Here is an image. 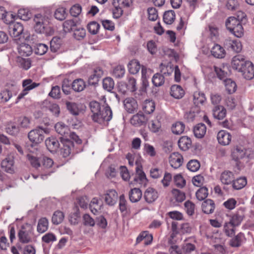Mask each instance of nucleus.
I'll use <instances>...</instances> for the list:
<instances>
[{"mask_svg": "<svg viewBox=\"0 0 254 254\" xmlns=\"http://www.w3.org/2000/svg\"><path fill=\"white\" fill-rule=\"evenodd\" d=\"M232 67L234 70L241 73L244 78L251 80L254 77V65L253 64L245 60L241 55L233 57L231 62Z\"/></svg>", "mask_w": 254, "mask_h": 254, "instance_id": "obj_1", "label": "nucleus"}, {"mask_svg": "<svg viewBox=\"0 0 254 254\" xmlns=\"http://www.w3.org/2000/svg\"><path fill=\"white\" fill-rule=\"evenodd\" d=\"M237 17L230 16L226 22L225 25L227 29L235 37L241 38L244 36V29L242 25V22L246 18L245 12L239 11L237 12Z\"/></svg>", "mask_w": 254, "mask_h": 254, "instance_id": "obj_2", "label": "nucleus"}, {"mask_svg": "<svg viewBox=\"0 0 254 254\" xmlns=\"http://www.w3.org/2000/svg\"><path fill=\"white\" fill-rule=\"evenodd\" d=\"M19 242L27 244L32 242L34 238V230L32 226L28 224L23 225L18 233Z\"/></svg>", "mask_w": 254, "mask_h": 254, "instance_id": "obj_3", "label": "nucleus"}, {"mask_svg": "<svg viewBox=\"0 0 254 254\" xmlns=\"http://www.w3.org/2000/svg\"><path fill=\"white\" fill-rule=\"evenodd\" d=\"M49 20V17L46 15L41 14L35 15L34 18L35 31L38 33H46V30L50 23Z\"/></svg>", "mask_w": 254, "mask_h": 254, "instance_id": "obj_4", "label": "nucleus"}, {"mask_svg": "<svg viewBox=\"0 0 254 254\" xmlns=\"http://www.w3.org/2000/svg\"><path fill=\"white\" fill-rule=\"evenodd\" d=\"M39 83L33 82L31 79H26L22 81V86L23 88L22 91L18 95L15 103H18L25 96L28 94L29 91L40 85Z\"/></svg>", "mask_w": 254, "mask_h": 254, "instance_id": "obj_5", "label": "nucleus"}, {"mask_svg": "<svg viewBox=\"0 0 254 254\" xmlns=\"http://www.w3.org/2000/svg\"><path fill=\"white\" fill-rule=\"evenodd\" d=\"M47 128L38 127L31 130L28 135V138L33 143L38 144L42 142L44 139V134L48 133Z\"/></svg>", "mask_w": 254, "mask_h": 254, "instance_id": "obj_6", "label": "nucleus"}, {"mask_svg": "<svg viewBox=\"0 0 254 254\" xmlns=\"http://www.w3.org/2000/svg\"><path fill=\"white\" fill-rule=\"evenodd\" d=\"M130 0H113L112 13L115 18H120L123 14V7H129Z\"/></svg>", "mask_w": 254, "mask_h": 254, "instance_id": "obj_7", "label": "nucleus"}, {"mask_svg": "<svg viewBox=\"0 0 254 254\" xmlns=\"http://www.w3.org/2000/svg\"><path fill=\"white\" fill-rule=\"evenodd\" d=\"M135 166L136 176L134 179V182L139 184H145L147 179L145 173L143 171L141 162L139 159L135 160Z\"/></svg>", "mask_w": 254, "mask_h": 254, "instance_id": "obj_8", "label": "nucleus"}, {"mask_svg": "<svg viewBox=\"0 0 254 254\" xmlns=\"http://www.w3.org/2000/svg\"><path fill=\"white\" fill-rule=\"evenodd\" d=\"M193 97L194 107H191V112L198 113L200 112V106L206 101V98L204 94L200 91L194 92Z\"/></svg>", "mask_w": 254, "mask_h": 254, "instance_id": "obj_9", "label": "nucleus"}, {"mask_svg": "<svg viewBox=\"0 0 254 254\" xmlns=\"http://www.w3.org/2000/svg\"><path fill=\"white\" fill-rule=\"evenodd\" d=\"M112 118V112L109 106H106L101 110L98 116L94 117V121L99 124L103 123L104 121L108 122Z\"/></svg>", "mask_w": 254, "mask_h": 254, "instance_id": "obj_10", "label": "nucleus"}, {"mask_svg": "<svg viewBox=\"0 0 254 254\" xmlns=\"http://www.w3.org/2000/svg\"><path fill=\"white\" fill-rule=\"evenodd\" d=\"M224 45L228 50H231L236 53H240L242 49V45L241 42L237 39L227 38L224 42Z\"/></svg>", "mask_w": 254, "mask_h": 254, "instance_id": "obj_11", "label": "nucleus"}, {"mask_svg": "<svg viewBox=\"0 0 254 254\" xmlns=\"http://www.w3.org/2000/svg\"><path fill=\"white\" fill-rule=\"evenodd\" d=\"M168 159L169 164L175 169L179 168L182 165L184 162L183 156L178 152L171 153Z\"/></svg>", "mask_w": 254, "mask_h": 254, "instance_id": "obj_12", "label": "nucleus"}, {"mask_svg": "<svg viewBox=\"0 0 254 254\" xmlns=\"http://www.w3.org/2000/svg\"><path fill=\"white\" fill-rule=\"evenodd\" d=\"M245 217L244 210L238 209L236 212L230 215L229 221L236 227L239 226Z\"/></svg>", "mask_w": 254, "mask_h": 254, "instance_id": "obj_13", "label": "nucleus"}, {"mask_svg": "<svg viewBox=\"0 0 254 254\" xmlns=\"http://www.w3.org/2000/svg\"><path fill=\"white\" fill-rule=\"evenodd\" d=\"M14 157L8 155L1 163V166L7 173L12 174L14 172Z\"/></svg>", "mask_w": 254, "mask_h": 254, "instance_id": "obj_14", "label": "nucleus"}, {"mask_svg": "<svg viewBox=\"0 0 254 254\" xmlns=\"http://www.w3.org/2000/svg\"><path fill=\"white\" fill-rule=\"evenodd\" d=\"M118 194L114 189L107 190L104 194V200L109 205H114L118 199Z\"/></svg>", "mask_w": 254, "mask_h": 254, "instance_id": "obj_15", "label": "nucleus"}, {"mask_svg": "<svg viewBox=\"0 0 254 254\" xmlns=\"http://www.w3.org/2000/svg\"><path fill=\"white\" fill-rule=\"evenodd\" d=\"M120 90L125 94L127 91L134 92L136 90V80L133 77H128L127 83L122 84Z\"/></svg>", "mask_w": 254, "mask_h": 254, "instance_id": "obj_16", "label": "nucleus"}, {"mask_svg": "<svg viewBox=\"0 0 254 254\" xmlns=\"http://www.w3.org/2000/svg\"><path fill=\"white\" fill-rule=\"evenodd\" d=\"M23 31V26L19 22H15L10 26H9V32L10 35L16 39L22 34Z\"/></svg>", "mask_w": 254, "mask_h": 254, "instance_id": "obj_17", "label": "nucleus"}, {"mask_svg": "<svg viewBox=\"0 0 254 254\" xmlns=\"http://www.w3.org/2000/svg\"><path fill=\"white\" fill-rule=\"evenodd\" d=\"M104 71L102 68L97 67L94 68L93 73L90 75L88 78V83L90 85H95L103 76Z\"/></svg>", "mask_w": 254, "mask_h": 254, "instance_id": "obj_18", "label": "nucleus"}, {"mask_svg": "<svg viewBox=\"0 0 254 254\" xmlns=\"http://www.w3.org/2000/svg\"><path fill=\"white\" fill-rule=\"evenodd\" d=\"M63 147L61 149V154L63 157H67L71 154L73 147V142L69 139H66L62 142Z\"/></svg>", "mask_w": 254, "mask_h": 254, "instance_id": "obj_19", "label": "nucleus"}, {"mask_svg": "<svg viewBox=\"0 0 254 254\" xmlns=\"http://www.w3.org/2000/svg\"><path fill=\"white\" fill-rule=\"evenodd\" d=\"M217 138L219 144L227 145L231 142V135L227 131L221 130L218 132Z\"/></svg>", "mask_w": 254, "mask_h": 254, "instance_id": "obj_20", "label": "nucleus"}, {"mask_svg": "<svg viewBox=\"0 0 254 254\" xmlns=\"http://www.w3.org/2000/svg\"><path fill=\"white\" fill-rule=\"evenodd\" d=\"M124 106L127 111L132 113L136 111L138 108L136 101L133 98H127L124 100Z\"/></svg>", "mask_w": 254, "mask_h": 254, "instance_id": "obj_21", "label": "nucleus"}, {"mask_svg": "<svg viewBox=\"0 0 254 254\" xmlns=\"http://www.w3.org/2000/svg\"><path fill=\"white\" fill-rule=\"evenodd\" d=\"M158 197V192L153 188H148L145 191L144 197L146 202L152 203Z\"/></svg>", "mask_w": 254, "mask_h": 254, "instance_id": "obj_22", "label": "nucleus"}, {"mask_svg": "<svg viewBox=\"0 0 254 254\" xmlns=\"http://www.w3.org/2000/svg\"><path fill=\"white\" fill-rule=\"evenodd\" d=\"M119 209L123 216H127L130 213V209L127 205V202L124 194L120 196Z\"/></svg>", "mask_w": 254, "mask_h": 254, "instance_id": "obj_23", "label": "nucleus"}, {"mask_svg": "<svg viewBox=\"0 0 254 254\" xmlns=\"http://www.w3.org/2000/svg\"><path fill=\"white\" fill-rule=\"evenodd\" d=\"M201 208L204 213L211 214L214 211L215 204L213 200L207 199L202 203Z\"/></svg>", "mask_w": 254, "mask_h": 254, "instance_id": "obj_24", "label": "nucleus"}, {"mask_svg": "<svg viewBox=\"0 0 254 254\" xmlns=\"http://www.w3.org/2000/svg\"><path fill=\"white\" fill-rule=\"evenodd\" d=\"M147 119L145 116L140 113L133 115L130 119V124L134 126L139 127L146 123Z\"/></svg>", "mask_w": 254, "mask_h": 254, "instance_id": "obj_25", "label": "nucleus"}, {"mask_svg": "<svg viewBox=\"0 0 254 254\" xmlns=\"http://www.w3.org/2000/svg\"><path fill=\"white\" fill-rule=\"evenodd\" d=\"M235 178L234 175L232 172L230 171H224L220 176V181L224 185L232 184Z\"/></svg>", "mask_w": 254, "mask_h": 254, "instance_id": "obj_26", "label": "nucleus"}, {"mask_svg": "<svg viewBox=\"0 0 254 254\" xmlns=\"http://www.w3.org/2000/svg\"><path fill=\"white\" fill-rule=\"evenodd\" d=\"M55 128L57 133L65 137H68L70 133L68 127L62 122L57 123L55 126Z\"/></svg>", "mask_w": 254, "mask_h": 254, "instance_id": "obj_27", "label": "nucleus"}, {"mask_svg": "<svg viewBox=\"0 0 254 254\" xmlns=\"http://www.w3.org/2000/svg\"><path fill=\"white\" fill-rule=\"evenodd\" d=\"M226 114L227 111L223 106L216 105L213 109V117L219 120L223 119Z\"/></svg>", "mask_w": 254, "mask_h": 254, "instance_id": "obj_28", "label": "nucleus"}, {"mask_svg": "<svg viewBox=\"0 0 254 254\" xmlns=\"http://www.w3.org/2000/svg\"><path fill=\"white\" fill-rule=\"evenodd\" d=\"M212 55L215 58L222 59L224 58L226 52L224 48L219 44H215L211 50Z\"/></svg>", "mask_w": 254, "mask_h": 254, "instance_id": "obj_29", "label": "nucleus"}, {"mask_svg": "<svg viewBox=\"0 0 254 254\" xmlns=\"http://www.w3.org/2000/svg\"><path fill=\"white\" fill-rule=\"evenodd\" d=\"M48 149L51 152L56 151L60 146L59 141L53 137H49L45 140Z\"/></svg>", "mask_w": 254, "mask_h": 254, "instance_id": "obj_30", "label": "nucleus"}, {"mask_svg": "<svg viewBox=\"0 0 254 254\" xmlns=\"http://www.w3.org/2000/svg\"><path fill=\"white\" fill-rule=\"evenodd\" d=\"M170 95L175 98L180 99L185 95V91L181 86L173 85L171 87Z\"/></svg>", "mask_w": 254, "mask_h": 254, "instance_id": "obj_31", "label": "nucleus"}, {"mask_svg": "<svg viewBox=\"0 0 254 254\" xmlns=\"http://www.w3.org/2000/svg\"><path fill=\"white\" fill-rule=\"evenodd\" d=\"M193 131L194 135L196 137L201 138L206 133V127L204 124H198L194 127Z\"/></svg>", "mask_w": 254, "mask_h": 254, "instance_id": "obj_32", "label": "nucleus"}, {"mask_svg": "<svg viewBox=\"0 0 254 254\" xmlns=\"http://www.w3.org/2000/svg\"><path fill=\"white\" fill-rule=\"evenodd\" d=\"M129 198L131 202H138L142 197V192L139 189L134 188L131 189L129 193Z\"/></svg>", "mask_w": 254, "mask_h": 254, "instance_id": "obj_33", "label": "nucleus"}, {"mask_svg": "<svg viewBox=\"0 0 254 254\" xmlns=\"http://www.w3.org/2000/svg\"><path fill=\"white\" fill-rule=\"evenodd\" d=\"M246 154V151L242 146H236L232 153V157L235 161L243 158Z\"/></svg>", "mask_w": 254, "mask_h": 254, "instance_id": "obj_34", "label": "nucleus"}, {"mask_svg": "<svg viewBox=\"0 0 254 254\" xmlns=\"http://www.w3.org/2000/svg\"><path fill=\"white\" fill-rule=\"evenodd\" d=\"M141 66L139 62L136 60H132L127 64L128 71L130 73L135 74L137 73Z\"/></svg>", "mask_w": 254, "mask_h": 254, "instance_id": "obj_35", "label": "nucleus"}, {"mask_svg": "<svg viewBox=\"0 0 254 254\" xmlns=\"http://www.w3.org/2000/svg\"><path fill=\"white\" fill-rule=\"evenodd\" d=\"M180 148L183 150H188L190 147V139L186 136H182L178 141Z\"/></svg>", "mask_w": 254, "mask_h": 254, "instance_id": "obj_36", "label": "nucleus"}, {"mask_svg": "<svg viewBox=\"0 0 254 254\" xmlns=\"http://www.w3.org/2000/svg\"><path fill=\"white\" fill-rule=\"evenodd\" d=\"M18 51L22 56L27 57L32 54V49L29 45L23 43L18 47Z\"/></svg>", "mask_w": 254, "mask_h": 254, "instance_id": "obj_37", "label": "nucleus"}, {"mask_svg": "<svg viewBox=\"0 0 254 254\" xmlns=\"http://www.w3.org/2000/svg\"><path fill=\"white\" fill-rule=\"evenodd\" d=\"M247 184V181L245 177H240L234 180L232 184V187L235 190H240L243 188Z\"/></svg>", "mask_w": 254, "mask_h": 254, "instance_id": "obj_38", "label": "nucleus"}, {"mask_svg": "<svg viewBox=\"0 0 254 254\" xmlns=\"http://www.w3.org/2000/svg\"><path fill=\"white\" fill-rule=\"evenodd\" d=\"M85 86L86 84L84 81L81 78L75 79L72 83V89L76 92L82 91L85 88Z\"/></svg>", "mask_w": 254, "mask_h": 254, "instance_id": "obj_39", "label": "nucleus"}, {"mask_svg": "<svg viewBox=\"0 0 254 254\" xmlns=\"http://www.w3.org/2000/svg\"><path fill=\"white\" fill-rule=\"evenodd\" d=\"M155 105L154 102L150 100H145L142 105V109L146 114H150L155 110Z\"/></svg>", "mask_w": 254, "mask_h": 254, "instance_id": "obj_40", "label": "nucleus"}, {"mask_svg": "<svg viewBox=\"0 0 254 254\" xmlns=\"http://www.w3.org/2000/svg\"><path fill=\"white\" fill-rule=\"evenodd\" d=\"M244 237V236L243 234L241 233H239L238 235L231 239L229 243L230 245L232 247H239L242 244Z\"/></svg>", "mask_w": 254, "mask_h": 254, "instance_id": "obj_41", "label": "nucleus"}, {"mask_svg": "<svg viewBox=\"0 0 254 254\" xmlns=\"http://www.w3.org/2000/svg\"><path fill=\"white\" fill-rule=\"evenodd\" d=\"M176 18V14L173 10L166 11L163 15L164 22L167 24H172Z\"/></svg>", "mask_w": 254, "mask_h": 254, "instance_id": "obj_42", "label": "nucleus"}, {"mask_svg": "<svg viewBox=\"0 0 254 254\" xmlns=\"http://www.w3.org/2000/svg\"><path fill=\"white\" fill-rule=\"evenodd\" d=\"M175 185L180 189L184 188L186 184V181L181 174L175 175L173 177Z\"/></svg>", "mask_w": 254, "mask_h": 254, "instance_id": "obj_43", "label": "nucleus"}, {"mask_svg": "<svg viewBox=\"0 0 254 254\" xmlns=\"http://www.w3.org/2000/svg\"><path fill=\"white\" fill-rule=\"evenodd\" d=\"M49 222L46 218H41L38 222L37 225V231L39 233H43L46 232L48 229Z\"/></svg>", "mask_w": 254, "mask_h": 254, "instance_id": "obj_44", "label": "nucleus"}, {"mask_svg": "<svg viewBox=\"0 0 254 254\" xmlns=\"http://www.w3.org/2000/svg\"><path fill=\"white\" fill-rule=\"evenodd\" d=\"M31 16V12L27 8H20L17 12V17L24 21L29 20Z\"/></svg>", "mask_w": 254, "mask_h": 254, "instance_id": "obj_45", "label": "nucleus"}, {"mask_svg": "<svg viewBox=\"0 0 254 254\" xmlns=\"http://www.w3.org/2000/svg\"><path fill=\"white\" fill-rule=\"evenodd\" d=\"M67 14L65 8L59 7L55 10L54 16L57 19L62 21L66 18Z\"/></svg>", "mask_w": 254, "mask_h": 254, "instance_id": "obj_46", "label": "nucleus"}, {"mask_svg": "<svg viewBox=\"0 0 254 254\" xmlns=\"http://www.w3.org/2000/svg\"><path fill=\"white\" fill-rule=\"evenodd\" d=\"M101 205L99 203V200L97 198H93L90 204L89 208L91 211L94 214H97L98 211L100 210Z\"/></svg>", "mask_w": 254, "mask_h": 254, "instance_id": "obj_47", "label": "nucleus"}, {"mask_svg": "<svg viewBox=\"0 0 254 254\" xmlns=\"http://www.w3.org/2000/svg\"><path fill=\"white\" fill-rule=\"evenodd\" d=\"M125 73V69L123 65H118L115 67L112 72V75L117 78L123 77Z\"/></svg>", "mask_w": 254, "mask_h": 254, "instance_id": "obj_48", "label": "nucleus"}, {"mask_svg": "<svg viewBox=\"0 0 254 254\" xmlns=\"http://www.w3.org/2000/svg\"><path fill=\"white\" fill-rule=\"evenodd\" d=\"M185 127V125L182 122H177L172 125V131L174 134H180L184 132Z\"/></svg>", "mask_w": 254, "mask_h": 254, "instance_id": "obj_49", "label": "nucleus"}, {"mask_svg": "<svg viewBox=\"0 0 254 254\" xmlns=\"http://www.w3.org/2000/svg\"><path fill=\"white\" fill-rule=\"evenodd\" d=\"M64 217V213L60 210L56 211L53 214L52 221L53 224L58 225L62 222Z\"/></svg>", "mask_w": 254, "mask_h": 254, "instance_id": "obj_50", "label": "nucleus"}, {"mask_svg": "<svg viewBox=\"0 0 254 254\" xmlns=\"http://www.w3.org/2000/svg\"><path fill=\"white\" fill-rule=\"evenodd\" d=\"M76 25V22L74 20H66L63 24V30L66 33L70 32Z\"/></svg>", "mask_w": 254, "mask_h": 254, "instance_id": "obj_51", "label": "nucleus"}, {"mask_svg": "<svg viewBox=\"0 0 254 254\" xmlns=\"http://www.w3.org/2000/svg\"><path fill=\"white\" fill-rule=\"evenodd\" d=\"M226 90L229 94L234 93L237 89L236 83L231 79L225 80Z\"/></svg>", "mask_w": 254, "mask_h": 254, "instance_id": "obj_52", "label": "nucleus"}, {"mask_svg": "<svg viewBox=\"0 0 254 254\" xmlns=\"http://www.w3.org/2000/svg\"><path fill=\"white\" fill-rule=\"evenodd\" d=\"M236 227V226L233 225L230 221L225 222L224 226V230L226 235L229 237L234 235Z\"/></svg>", "mask_w": 254, "mask_h": 254, "instance_id": "obj_53", "label": "nucleus"}, {"mask_svg": "<svg viewBox=\"0 0 254 254\" xmlns=\"http://www.w3.org/2000/svg\"><path fill=\"white\" fill-rule=\"evenodd\" d=\"M67 109L71 114L73 115H78L80 112V109L77 104L73 102H67L66 103Z\"/></svg>", "mask_w": 254, "mask_h": 254, "instance_id": "obj_54", "label": "nucleus"}, {"mask_svg": "<svg viewBox=\"0 0 254 254\" xmlns=\"http://www.w3.org/2000/svg\"><path fill=\"white\" fill-rule=\"evenodd\" d=\"M12 97V93L9 89H5L0 92V100L1 102L6 103L8 102Z\"/></svg>", "mask_w": 254, "mask_h": 254, "instance_id": "obj_55", "label": "nucleus"}, {"mask_svg": "<svg viewBox=\"0 0 254 254\" xmlns=\"http://www.w3.org/2000/svg\"><path fill=\"white\" fill-rule=\"evenodd\" d=\"M173 197L178 202L183 201L186 198L185 194L179 190L174 189L172 190Z\"/></svg>", "mask_w": 254, "mask_h": 254, "instance_id": "obj_56", "label": "nucleus"}, {"mask_svg": "<svg viewBox=\"0 0 254 254\" xmlns=\"http://www.w3.org/2000/svg\"><path fill=\"white\" fill-rule=\"evenodd\" d=\"M90 107L93 113L92 119L94 121V117L98 116V114H99L101 110L100 105L98 102L92 101L90 103Z\"/></svg>", "mask_w": 254, "mask_h": 254, "instance_id": "obj_57", "label": "nucleus"}, {"mask_svg": "<svg viewBox=\"0 0 254 254\" xmlns=\"http://www.w3.org/2000/svg\"><path fill=\"white\" fill-rule=\"evenodd\" d=\"M16 18V15L10 12H7L4 15V17L2 19L3 21L9 26L15 23L14 21Z\"/></svg>", "mask_w": 254, "mask_h": 254, "instance_id": "obj_58", "label": "nucleus"}, {"mask_svg": "<svg viewBox=\"0 0 254 254\" xmlns=\"http://www.w3.org/2000/svg\"><path fill=\"white\" fill-rule=\"evenodd\" d=\"M6 132L11 135H16L19 131V127L13 123L8 124L5 128Z\"/></svg>", "mask_w": 254, "mask_h": 254, "instance_id": "obj_59", "label": "nucleus"}, {"mask_svg": "<svg viewBox=\"0 0 254 254\" xmlns=\"http://www.w3.org/2000/svg\"><path fill=\"white\" fill-rule=\"evenodd\" d=\"M27 157L33 167L38 168L41 166V158H38L31 154H28Z\"/></svg>", "mask_w": 254, "mask_h": 254, "instance_id": "obj_60", "label": "nucleus"}, {"mask_svg": "<svg viewBox=\"0 0 254 254\" xmlns=\"http://www.w3.org/2000/svg\"><path fill=\"white\" fill-rule=\"evenodd\" d=\"M153 84L155 86H160L164 83V77L161 74H155L152 79Z\"/></svg>", "mask_w": 254, "mask_h": 254, "instance_id": "obj_61", "label": "nucleus"}, {"mask_svg": "<svg viewBox=\"0 0 254 254\" xmlns=\"http://www.w3.org/2000/svg\"><path fill=\"white\" fill-rule=\"evenodd\" d=\"M103 88L107 90L110 91L114 87V81L111 77H106L103 80Z\"/></svg>", "mask_w": 254, "mask_h": 254, "instance_id": "obj_62", "label": "nucleus"}, {"mask_svg": "<svg viewBox=\"0 0 254 254\" xmlns=\"http://www.w3.org/2000/svg\"><path fill=\"white\" fill-rule=\"evenodd\" d=\"M208 194V189L206 187L200 188L195 193L196 198L199 200L205 199L207 196Z\"/></svg>", "mask_w": 254, "mask_h": 254, "instance_id": "obj_63", "label": "nucleus"}, {"mask_svg": "<svg viewBox=\"0 0 254 254\" xmlns=\"http://www.w3.org/2000/svg\"><path fill=\"white\" fill-rule=\"evenodd\" d=\"M81 6L79 4H75L70 7L69 13L72 16L77 17L81 13Z\"/></svg>", "mask_w": 254, "mask_h": 254, "instance_id": "obj_64", "label": "nucleus"}]
</instances>
